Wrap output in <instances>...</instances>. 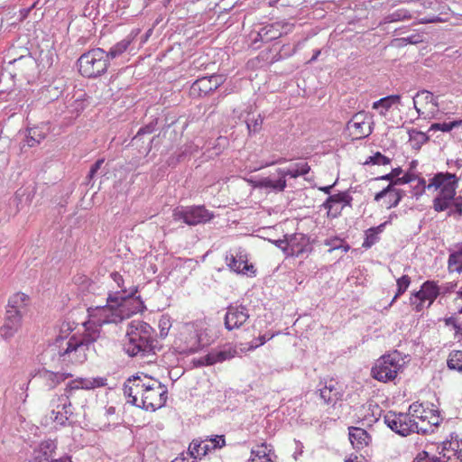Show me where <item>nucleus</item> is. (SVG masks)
Masks as SVG:
<instances>
[{"instance_id":"obj_14","label":"nucleus","mask_w":462,"mask_h":462,"mask_svg":"<svg viewBox=\"0 0 462 462\" xmlns=\"http://www.w3.org/2000/svg\"><path fill=\"white\" fill-rule=\"evenodd\" d=\"M318 391L320 399L324 403L335 406L338 401H341L344 395V387L342 383L334 378L320 381Z\"/></svg>"},{"instance_id":"obj_61","label":"nucleus","mask_w":462,"mask_h":462,"mask_svg":"<svg viewBox=\"0 0 462 462\" xmlns=\"http://www.w3.org/2000/svg\"><path fill=\"white\" fill-rule=\"evenodd\" d=\"M273 244L278 248H280L286 254V256H290V254H289V252H290L289 235H285L284 239H278V240L273 241Z\"/></svg>"},{"instance_id":"obj_19","label":"nucleus","mask_w":462,"mask_h":462,"mask_svg":"<svg viewBox=\"0 0 462 462\" xmlns=\"http://www.w3.org/2000/svg\"><path fill=\"white\" fill-rule=\"evenodd\" d=\"M237 351L236 347L231 345H224L217 348L212 349L205 356L201 357L199 364L201 365H213L217 363H222L230 360L236 356Z\"/></svg>"},{"instance_id":"obj_40","label":"nucleus","mask_w":462,"mask_h":462,"mask_svg":"<svg viewBox=\"0 0 462 462\" xmlns=\"http://www.w3.org/2000/svg\"><path fill=\"white\" fill-rule=\"evenodd\" d=\"M447 366L449 370L462 374V350H452L448 354Z\"/></svg>"},{"instance_id":"obj_45","label":"nucleus","mask_w":462,"mask_h":462,"mask_svg":"<svg viewBox=\"0 0 462 462\" xmlns=\"http://www.w3.org/2000/svg\"><path fill=\"white\" fill-rule=\"evenodd\" d=\"M45 139V134L42 133L38 128L28 129V134L26 136V142L29 147H33L39 144L42 140Z\"/></svg>"},{"instance_id":"obj_20","label":"nucleus","mask_w":462,"mask_h":462,"mask_svg":"<svg viewBox=\"0 0 462 462\" xmlns=\"http://www.w3.org/2000/svg\"><path fill=\"white\" fill-rule=\"evenodd\" d=\"M289 254L292 257H300L312 251L310 237L302 233L289 235Z\"/></svg>"},{"instance_id":"obj_4","label":"nucleus","mask_w":462,"mask_h":462,"mask_svg":"<svg viewBox=\"0 0 462 462\" xmlns=\"http://www.w3.org/2000/svg\"><path fill=\"white\" fill-rule=\"evenodd\" d=\"M116 56V50L110 48L108 51L95 48L83 53L77 61L79 73L88 79L103 75L109 65L110 58Z\"/></svg>"},{"instance_id":"obj_34","label":"nucleus","mask_w":462,"mask_h":462,"mask_svg":"<svg viewBox=\"0 0 462 462\" xmlns=\"http://www.w3.org/2000/svg\"><path fill=\"white\" fill-rule=\"evenodd\" d=\"M419 162L417 160H412L411 162H410L407 171L403 174V176L393 180V183L394 185H403L414 181L420 175V173L416 172V168Z\"/></svg>"},{"instance_id":"obj_33","label":"nucleus","mask_w":462,"mask_h":462,"mask_svg":"<svg viewBox=\"0 0 462 462\" xmlns=\"http://www.w3.org/2000/svg\"><path fill=\"white\" fill-rule=\"evenodd\" d=\"M44 379L46 385L50 388H54L66 379L72 377L70 373H55L52 371L46 370L42 374Z\"/></svg>"},{"instance_id":"obj_15","label":"nucleus","mask_w":462,"mask_h":462,"mask_svg":"<svg viewBox=\"0 0 462 462\" xmlns=\"http://www.w3.org/2000/svg\"><path fill=\"white\" fill-rule=\"evenodd\" d=\"M459 179L455 173L448 171H439L430 180L428 189L434 188L439 189L441 194H457Z\"/></svg>"},{"instance_id":"obj_64","label":"nucleus","mask_w":462,"mask_h":462,"mask_svg":"<svg viewBox=\"0 0 462 462\" xmlns=\"http://www.w3.org/2000/svg\"><path fill=\"white\" fill-rule=\"evenodd\" d=\"M403 44H417L422 42V36L419 33L411 34L399 39Z\"/></svg>"},{"instance_id":"obj_37","label":"nucleus","mask_w":462,"mask_h":462,"mask_svg":"<svg viewBox=\"0 0 462 462\" xmlns=\"http://www.w3.org/2000/svg\"><path fill=\"white\" fill-rule=\"evenodd\" d=\"M455 199L454 194L439 193L432 201V208L436 212L445 211L451 207V201Z\"/></svg>"},{"instance_id":"obj_30","label":"nucleus","mask_w":462,"mask_h":462,"mask_svg":"<svg viewBox=\"0 0 462 462\" xmlns=\"http://www.w3.org/2000/svg\"><path fill=\"white\" fill-rule=\"evenodd\" d=\"M247 117L245 119L246 128L248 131V135L253 136L259 134L263 128V119L264 117L258 114L256 116L254 115L251 116L252 107L246 109Z\"/></svg>"},{"instance_id":"obj_49","label":"nucleus","mask_w":462,"mask_h":462,"mask_svg":"<svg viewBox=\"0 0 462 462\" xmlns=\"http://www.w3.org/2000/svg\"><path fill=\"white\" fill-rule=\"evenodd\" d=\"M391 162V159L380 152H376L374 155L369 156L365 162V165H387Z\"/></svg>"},{"instance_id":"obj_21","label":"nucleus","mask_w":462,"mask_h":462,"mask_svg":"<svg viewBox=\"0 0 462 462\" xmlns=\"http://www.w3.org/2000/svg\"><path fill=\"white\" fill-rule=\"evenodd\" d=\"M23 317L14 311H5L4 324L0 328V334L4 339L12 338L21 329Z\"/></svg>"},{"instance_id":"obj_9","label":"nucleus","mask_w":462,"mask_h":462,"mask_svg":"<svg viewBox=\"0 0 462 462\" xmlns=\"http://www.w3.org/2000/svg\"><path fill=\"white\" fill-rule=\"evenodd\" d=\"M212 211L204 205L177 206L172 211V218L188 226L206 224L214 218Z\"/></svg>"},{"instance_id":"obj_38","label":"nucleus","mask_w":462,"mask_h":462,"mask_svg":"<svg viewBox=\"0 0 462 462\" xmlns=\"http://www.w3.org/2000/svg\"><path fill=\"white\" fill-rule=\"evenodd\" d=\"M407 133L409 135V141L411 143V146L415 150H420L421 146L430 140L427 134L414 128L408 129Z\"/></svg>"},{"instance_id":"obj_35","label":"nucleus","mask_w":462,"mask_h":462,"mask_svg":"<svg viewBox=\"0 0 462 462\" xmlns=\"http://www.w3.org/2000/svg\"><path fill=\"white\" fill-rule=\"evenodd\" d=\"M363 116H364L363 113L356 114L352 117V119H350L347 122V125H346L348 129L355 128L356 130H357L359 132V136L356 137L357 139L365 138V137L369 136L373 132V127L371 125H369V127H368L369 129H368L367 133L363 132V127L365 124V119L361 118Z\"/></svg>"},{"instance_id":"obj_22","label":"nucleus","mask_w":462,"mask_h":462,"mask_svg":"<svg viewBox=\"0 0 462 462\" xmlns=\"http://www.w3.org/2000/svg\"><path fill=\"white\" fill-rule=\"evenodd\" d=\"M439 285L435 281L429 280L421 284L420 291L411 293L410 300L411 304H414L413 298L420 301H425L428 300L430 301L428 306H430L434 302V300L439 297Z\"/></svg>"},{"instance_id":"obj_10","label":"nucleus","mask_w":462,"mask_h":462,"mask_svg":"<svg viewBox=\"0 0 462 462\" xmlns=\"http://www.w3.org/2000/svg\"><path fill=\"white\" fill-rule=\"evenodd\" d=\"M141 393L142 398L139 402L138 408L155 411L166 404L167 389L166 386L160 382H155L152 384L144 383Z\"/></svg>"},{"instance_id":"obj_28","label":"nucleus","mask_w":462,"mask_h":462,"mask_svg":"<svg viewBox=\"0 0 462 462\" xmlns=\"http://www.w3.org/2000/svg\"><path fill=\"white\" fill-rule=\"evenodd\" d=\"M390 224V221H385L377 226H373L365 231V239L362 247L365 249L371 248L380 240V234H382L385 226Z\"/></svg>"},{"instance_id":"obj_59","label":"nucleus","mask_w":462,"mask_h":462,"mask_svg":"<svg viewBox=\"0 0 462 462\" xmlns=\"http://www.w3.org/2000/svg\"><path fill=\"white\" fill-rule=\"evenodd\" d=\"M393 186H395L393 181L389 183L385 188H383L381 191L377 192L374 195V201L379 202L382 199L387 197L389 198L390 193L393 190ZM389 203V199H387V204Z\"/></svg>"},{"instance_id":"obj_3","label":"nucleus","mask_w":462,"mask_h":462,"mask_svg":"<svg viewBox=\"0 0 462 462\" xmlns=\"http://www.w3.org/2000/svg\"><path fill=\"white\" fill-rule=\"evenodd\" d=\"M152 332L153 328L143 320L134 319L128 322L122 343L124 351L132 357H143L151 353L154 354Z\"/></svg>"},{"instance_id":"obj_51","label":"nucleus","mask_w":462,"mask_h":462,"mask_svg":"<svg viewBox=\"0 0 462 462\" xmlns=\"http://www.w3.org/2000/svg\"><path fill=\"white\" fill-rule=\"evenodd\" d=\"M415 180H417V184L411 186V195L418 199L425 193L426 189H428V185L426 184L425 179L420 175Z\"/></svg>"},{"instance_id":"obj_52","label":"nucleus","mask_w":462,"mask_h":462,"mask_svg":"<svg viewBox=\"0 0 462 462\" xmlns=\"http://www.w3.org/2000/svg\"><path fill=\"white\" fill-rule=\"evenodd\" d=\"M404 195L405 193L402 189H398L393 187V190H392V192L390 193L389 203L388 205H386V208L390 209L397 207L399 203L402 201Z\"/></svg>"},{"instance_id":"obj_62","label":"nucleus","mask_w":462,"mask_h":462,"mask_svg":"<svg viewBox=\"0 0 462 462\" xmlns=\"http://www.w3.org/2000/svg\"><path fill=\"white\" fill-rule=\"evenodd\" d=\"M341 240L342 239L338 236L329 237L324 240V245L329 247L328 252L331 253L338 249Z\"/></svg>"},{"instance_id":"obj_32","label":"nucleus","mask_w":462,"mask_h":462,"mask_svg":"<svg viewBox=\"0 0 462 462\" xmlns=\"http://www.w3.org/2000/svg\"><path fill=\"white\" fill-rule=\"evenodd\" d=\"M310 171V167L307 162H299L289 169L279 168L277 170V173L278 175H283L285 179L287 176H290L291 178H298L308 174Z\"/></svg>"},{"instance_id":"obj_13","label":"nucleus","mask_w":462,"mask_h":462,"mask_svg":"<svg viewBox=\"0 0 462 462\" xmlns=\"http://www.w3.org/2000/svg\"><path fill=\"white\" fill-rule=\"evenodd\" d=\"M353 197L349 190L339 191L328 196L321 207L328 210L327 216L329 218L338 217L345 207L352 208Z\"/></svg>"},{"instance_id":"obj_8","label":"nucleus","mask_w":462,"mask_h":462,"mask_svg":"<svg viewBox=\"0 0 462 462\" xmlns=\"http://www.w3.org/2000/svg\"><path fill=\"white\" fill-rule=\"evenodd\" d=\"M115 302L116 297L113 293H109L106 305L89 307L88 309V320L83 323V328L88 330L100 331L98 328L105 324L114 323L116 320Z\"/></svg>"},{"instance_id":"obj_39","label":"nucleus","mask_w":462,"mask_h":462,"mask_svg":"<svg viewBox=\"0 0 462 462\" xmlns=\"http://www.w3.org/2000/svg\"><path fill=\"white\" fill-rule=\"evenodd\" d=\"M364 410L365 414L363 416V420L366 421L367 425H372L378 421L383 413V410L376 403H369L367 408H364Z\"/></svg>"},{"instance_id":"obj_54","label":"nucleus","mask_w":462,"mask_h":462,"mask_svg":"<svg viewBox=\"0 0 462 462\" xmlns=\"http://www.w3.org/2000/svg\"><path fill=\"white\" fill-rule=\"evenodd\" d=\"M275 336L274 333L269 334L264 333L263 335H260L257 337H254L249 343V349H255L263 345H264L267 341L271 340Z\"/></svg>"},{"instance_id":"obj_47","label":"nucleus","mask_w":462,"mask_h":462,"mask_svg":"<svg viewBox=\"0 0 462 462\" xmlns=\"http://www.w3.org/2000/svg\"><path fill=\"white\" fill-rule=\"evenodd\" d=\"M156 125H157V120L152 121V122L149 123L148 125L141 127L138 130L137 134L133 137L132 145L138 146V143L141 140V137L143 134H151L152 133H153L155 131Z\"/></svg>"},{"instance_id":"obj_26","label":"nucleus","mask_w":462,"mask_h":462,"mask_svg":"<svg viewBox=\"0 0 462 462\" xmlns=\"http://www.w3.org/2000/svg\"><path fill=\"white\" fill-rule=\"evenodd\" d=\"M286 186L287 182L283 175H279L278 179H273L271 176L263 177L254 182L255 188L268 189L274 192L283 191Z\"/></svg>"},{"instance_id":"obj_42","label":"nucleus","mask_w":462,"mask_h":462,"mask_svg":"<svg viewBox=\"0 0 462 462\" xmlns=\"http://www.w3.org/2000/svg\"><path fill=\"white\" fill-rule=\"evenodd\" d=\"M410 284L411 278L409 275L403 274L402 276L396 280L397 291L393 300H391L389 307H391L393 304V302H395V300L407 291Z\"/></svg>"},{"instance_id":"obj_48","label":"nucleus","mask_w":462,"mask_h":462,"mask_svg":"<svg viewBox=\"0 0 462 462\" xmlns=\"http://www.w3.org/2000/svg\"><path fill=\"white\" fill-rule=\"evenodd\" d=\"M412 462H447V459H444L440 455L437 457L422 450L416 455Z\"/></svg>"},{"instance_id":"obj_1","label":"nucleus","mask_w":462,"mask_h":462,"mask_svg":"<svg viewBox=\"0 0 462 462\" xmlns=\"http://www.w3.org/2000/svg\"><path fill=\"white\" fill-rule=\"evenodd\" d=\"M101 331L88 330L77 332L69 337H59L55 340L60 361L66 365L84 364L94 350L92 345L100 337Z\"/></svg>"},{"instance_id":"obj_5","label":"nucleus","mask_w":462,"mask_h":462,"mask_svg":"<svg viewBox=\"0 0 462 462\" xmlns=\"http://www.w3.org/2000/svg\"><path fill=\"white\" fill-rule=\"evenodd\" d=\"M125 283V280L117 273V288L120 289L117 290V318L121 321L144 309L143 301L136 295L137 287L133 284L126 287Z\"/></svg>"},{"instance_id":"obj_6","label":"nucleus","mask_w":462,"mask_h":462,"mask_svg":"<svg viewBox=\"0 0 462 462\" xmlns=\"http://www.w3.org/2000/svg\"><path fill=\"white\" fill-rule=\"evenodd\" d=\"M291 29L292 24L282 21L261 23L254 27L249 34L250 46L254 50H258L263 43L279 39L288 34Z\"/></svg>"},{"instance_id":"obj_23","label":"nucleus","mask_w":462,"mask_h":462,"mask_svg":"<svg viewBox=\"0 0 462 462\" xmlns=\"http://www.w3.org/2000/svg\"><path fill=\"white\" fill-rule=\"evenodd\" d=\"M106 384V379L103 377H96V378H77L75 380L70 381L66 388H65V393L63 395H68L69 397V394L73 390H79V389H86L90 390L94 389L96 387H101Z\"/></svg>"},{"instance_id":"obj_36","label":"nucleus","mask_w":462,"mask_h":462,"mask_svg":"<svg viewBox=\"0 0 462 462\" xmlns=\"http://www.w3.org/2000/svg\"><path fill=\"white\" fill-rule=\"evenodd\" d=\"M448 268L449 272L462 273V245L457 246V249L449 254Z\"/></svg>"},{"instance_id":"obj_50","label":"nucleus","mask_w":462,"mask_h":462,"mask_svg":"<svg viewBox=\"0 0 462 462\" xmlns=\"http://www.w3.org/2000/svg\"><path fill=\"white\" fill-rule=\"evenodd\" d=\"M448 217H462V196L455 195V199L451 201V207L448 212Z\"/></svg>"},{"instance_id":"obj_27","label":"nucleus","mask_w":462,"mask_h":462,"mask_svg":"<svg viewBox=\"0 0 462 462\" xmlns=\"http://www.w3.org/2000/svg\"><path fill=\"white\" fill-rule=\"evenodd\" d=\"M348 431L349 440L356 449L363 448L371 441V436L367 433L366 430L361 428L349 427Z\"/></svg>"},{"instance_id":"obj_43","label":"nucleus","mask_w":462,"mask_h":462,"mask_svg":"<svg viewBox=\"0 0 462 462\" xmlns=\"http://www.w3.org/2000/svg\"><path fill=\"white\" fill-rule=\"evenodd\" d=\"M189 343L182 349V352L185 354H194L198 352L202 345L200 343V337L197 331H193L190 333Z\"/></svg>"},{"instance_id":"obj_53","label":"nucleus","mask_w":462,"mask_h":462,"mask_svg":"<svg viewBox=\"0 0 462 462\" xmlns=\"http://www.w3.org/2000/svg\"><path fill=\"white\" fill-rule=\"evenodd\" d=\"M248 462H274L271 458L270 455L266 454L264 450H254L251 451V457Z\"/></svg>"},{"instance_id":"obj_18","label":"nucleus","mask_w":462,"mask_h":462,"mask_svg":"<svg viewBox=\"0 0 462 462\" xmlns=\"http://www.w3.org/2000/svg\"><path fill=\"white\" fill-rule=\"evenodd\" d=\"M70 406L71 402L68 395H55L51 401L52 421L60 426H64L71 414Z\"/></svg>"},{"instance_id":"obj_16","label":"nucleus","mask_w":462,"mask_h":462,"mask_svg":"<svg viewBox=\"0 0 462 462\" xmlns=\"http://www.w3.org/2000/svg\"><path fill=\"white\" fill-rule=\"evenodd\" d=\"M250 318L249 310L242 304H230L224 318L225 328L234 330L241 328Z\"/></svg>"},{"instance_id":"obj_17","label":"nucleus","mask_w":462,"mask_h":462,"mask_svg":"<svg viewBox=\"0 0 462 462\" xmlns=\"http://www.w3.org/2000/svg\"><path fill=\"white\" fill-rule=\"evenodd\" d=\"M439 454L447 459V462H462V439L456 433H451L449 439L442 441L438 447Z\"/></svg>"},{"instance_id":"obj_60","label":"nucleus","mask_w":462,"mask_h":462,"mask_svg":"<svg viewBox=\"0 0 462 462\" xmlns=\"http://www.w3.org/2000/svg\"><path fill=\"white\" fill-rule=\"evenodd\" d=\"M423 410H425V409H424L422 403L413 402L409 407V413L408 414H410L411 418V417H415V418L420 420V415L421 414Z\"/></svg>"},{"instance_id":"obj_7","label":"nucleus","mask_w":462,"mask_h":462,"mask_svg":"<svg viewBox=\"0 0 462 462\" xmlns=\"http://www.w3.org/2000/svg\"><path fill=\"white\" fill-rule=\"evenodd\" d=\"M403 364L402 353L394 350L378 358L372 367L371 373L375 380L387 383L395 379Z\"/></svg>"},{"instance_id":"obj_63","label":"nucleus","mask_w":462,"mask_h":462,"mask_svg":"<svg viewBox=\"0 0 462 462\" xmlns=\"http://www.w3.org/2000/svg\"><path fill=\"white\" fill-rule=\"evenodd\" d=\"M457 282H448L443 283L442 285L439 286V295L440 294L445 295V294L453 292L455 291V289L457 288Z\"/></svg>"},{"instance_id":"obj_57","label":"nucleus","mask_w":462,"mask_h":462,"mask_svg":"<svg viewBox=\"0 0 462 462\" xmlns=\"http://www.w3.org/2000/svg\"><path fill=\"white\" fill-rule=\"evenodd\" d=\"M402 173V169L401 167L393 168L391 172L379 176L374 179V180H389L390 183L395 179L399 178V176Z\"/></svg>"},{"instance_id":"obj_11","label":"nucleus","mask_w":462,"mask_h":462,"mask_svg":"<svg viewBox=\"0 0 462 462\" xmlns=\"http://www.w3.org/2000/svg\"><path fill=\"white\" fill-rule=\"evenodd\" d=\"M225 261L228 268L237 274H245L249 277H254L256 274L254 265L248 263L247 255L241 248L235 253H226Z\"/></svg>"},{"instance_id":"obj_2","label":"nucleus","mask_w":462,"mask_h":462,"mask_svg":"<svg viewBox=\"0 0 462 462\" xmlns=\"http://www.w3.org/2000/svg\"><path fill=\"white\" fill-rule=\"evenodd\" d=\"M442 418L437 410H423L420 415V422L415 421L410 414L389 411L383 414V422L395 433L408 436L411 433H433L440 424Z\"/></svg>"},{"instance_id":"obj_25","label":"nucleus","mask_w":462,"mask_h":462,"mask_svg":"<svg viewBox=\"0 0 462 462\" xmlns=\"http://www.w3.org/2000/svg\"><path fill=\"white\" fill-rule=\"evenodd\" d=\"M30 297L26 293L22 291L15 292L8 299L6 311H14L16 314L23 316L30 305Z\"/></svg>"},{"instance_id":"obj_46","label":"nucleus","mask_w":462,"mask_h":462,"mask_svg":"<svg viewBox=\"0 0 462 462\" xmlns=\"http://www.w3.org/2000/svg\"><path fill=\"white\" fill-rule=\"evenodd\" d=\"M444 323L447 327H451L455 330V338L462 346V323H459L454 316L445 318Z\"/></svg>"},{"instance_id":"obj_24","label":"nucleus","mask_w":462,"mask_h":462,"mask_svg":"<svg viewBox=\"0 0 462 462\" xmlns=\"http://www.w3.org/2000/svg\"><path fill=\"white\" fill-rule=\"evenodd\" d=\"M143 387H144V383H143L140 377L137 376L134 377V379H128L123 388L126 402L138 407L139 402L137 395L141 393Z\"/></svg>"},{"instance_id":"obj_31","label":"nucleus","mask_w":462,"mask_h":462,"mask_svg":"<svg viewBox=\"0 0 462 462\" xmlns=\"http://www.w3.org/2000/svg\"><path fill=\"white\" fill-rule=\"evenodd\" d=\"M401 103L400 95H389L373 103V108L379 110L381 116H385L390 108L396 104Z\"/></svg>"},{"instance_id":"obj_29","label":"nucleus","mask_w":462,"mask_h":462,"mask_svg":"<svg viewBox=\"0 0 462 462\" xmlns=\"http://www.w3.org/2000/svg\"><path fill=\"white\" fill-rule=\"evenodd\" d=\"M212 451L208 441L193 439L189 446L187 455L189 457H195L201 459L207 454Z\"/></svg>"},{"instance_id":"obj_12","label":"nucleus","mask_w":462,"mask_h":462,"mask_svg":"<svg viewBox=\"0 0 462 462\" xmlns=\"http://www.w3.org/2000/svg\"><path fill=\"white\" fill-rule=\"evenodd\" d=\"M225 82L223 75L212 74L195 80L189 89L193 98L205 97L217 90Z\"/></svg>"},{"instance_id":"obj_44","label":"nucleus","mask_w":462,"mask_h":462,"mask_svg":"<svg viewBox=\"0 0 462 462\" xmlns=\"http://www.w3.org/2000/svg\"><path fill=\"white\" fill-rule=\"evenodd\" d=\"M462 125V119H457L451 122H444V123H434L430 125L429 131H441V132H450L456 127Z\"/></svg>"},{"instance_id":"obj_55","label":"nucleus","mask_w":462,"mask_h":462,"mask_svg":"<svg viewBox=\"0 0 462 462\" xmlns=\"http://www.w3.org/2000/svg\"><path fill=\"white\" fill-rule=\"evenodd\" d=\"M160 337L164 338L167 337L169 330L171 327V319L169 316H162L159 320Z\"/></svg>"},{"instance_id":"obj_58","label":"nucleus","mask_w":462,"mask_h":462,"mask_svg":"<svg viewBox=\"0 0 462 462\" xmlns=\"http://www.w3.org/2000/svg\"><path fill=\"white\" fill-rule=\"evenodd\" d=\"M138 32H134V31L120 42H117V55L125 51L134 40V38L137 35Z\"/></svg>"},{"instance_id":"obj_41","label":"nucleus","mask_w":462,"mask_h":462,"mask_svg":"<svg viewBox=\"0 0 462 462\" xmlns=\"http://www.w3.org/2000/svg\"><path fill=\"white\" fill-rule=\"evenodd\" d=\"M411 12L405 8H399L384 17L385 23H394L411 19Z\"/></svg>"},{"instance_id":"obj_56","label":"nucleus","mask_w":462,"mask_h":462,"mask_svg":"<svg viewBox=\"0 0 462 462\" xmlns=\"http://www.w3.org/2000/svg\"><path fill=\"white\" fill-rule=\"evenodd\" d=\"M206 440L208 441L212 450L221 448L226 445V439L224 435H216L214 437L207 439Z\"/></svg>"}]
</instances>
